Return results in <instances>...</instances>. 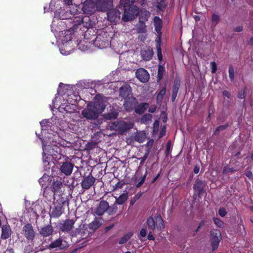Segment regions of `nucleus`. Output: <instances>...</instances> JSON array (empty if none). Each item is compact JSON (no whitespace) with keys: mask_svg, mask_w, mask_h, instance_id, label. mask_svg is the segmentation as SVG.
<instances>
[{"mask_svg":"<svg viewBox=\"0 0 253 253\" xmlns=\"http://www.w3.org/2000/svg\"><path fill=\"white\" fill-rule=\"evenodd\" d=\"M106 98L100 95H96L93 102L87 104L86 108L82 112L84 117L89 120H95L105 109Z\"/></svg>","mask_w":253,"mask_h":253,"instance_id":"nucleus-1","label":"nucleus"},{"mask_svg":"<svg viewBox=\"0 0 253 253\" xmlns=\"http://www.w3.org/2000/svg\"><path fill=\"white\" fill-rule=\"evenodd\" d=\"M112 5V0H87L84 3L83 10L87 13H92L96 10L105 12L109 10Z\"/></svg>","mask_w":253,"mask_h":253,"instance_id":"nucleus-2","label":"nucleus"},{"mask_svg":"<svg viewBox=\"0 0 253 253\" xmlns=\"http://www.w3.org/2000/svg\"><path fill=\"white\" fill-rule=\"evenodd\" d=\"M133 126V124L132 123H126L124 121H117L110 125V129L118 132L119 134H123L132 128Z\"/></svg>","mask_w":253,"mask_h":253,"instance_id":"nucleus-3","label":"nucleus"},{"mask_svg":"<svg viewBox=\"0 0 253 253\" xmlns=\"http://www.w3.org/2000/svg\"><path fill=\"white\" fill-rule=\"evenodd\" d=\"M125 8L124 13L122 18L124 22H127L134 19L139 13L138 8L135 5H131L128 8Z\"/></svg>","mask_w":253,"mask_h":253,"instance_id":"nucleus-4","label":"nucleus"},{"mask_svg":"<svg viewBox=\"0 0 253 253\" xmlns=\"http://www.w3.org/2000/svg\"><path fill=\"white\" fill-rule=\"evenodd\" d=\"M147 225L151 230H154L156 227L160 229L164 227L163 220L160 215L155 216V219L150 217L147 219Z\"/></svg>","mask_w":253,"mask_h":253,"instance_id":"nucleus-5","label":"nucleus"},{"mask_svg":"<svg viewBox=\"0 0 253 253\" xmlns=\"http://www.w3.org/2000/svg\"><path fill=\"white\" fill-rule=\"evenodd\" d=\"M63 198L60 197L56 202H54L55 207L51 213V216L58 217L63 213L62 205L64 204Z\"/></svg>","mask_w":253,"mask_h":253,"instance_id":"nucleus-6","label":"nucleus"},{"mask_svg":"<svg viewBox=\"0 0 253 253\" xmlns=\"http://www.w3.org/2000/svg\"><path fill=\"white\" fill-rule=\"evenodd\" d=\"M221 239V235L219 231L213 230L211 232V240L212 250H215L218 248Z\"/></svg>","mask_w":253,"mask_h":253,"instance_id":"nucleus-7","label":"nucleus"},{"mask_svg":"<svg viewBox=\"0 0 253 253\" xmlns=\"http://www.w3.org/2000/svg\"><path fill=\"white\" fill-rule=\"evenodd\" d=\"M73 33L71 30H66L60 32L59 40L62 42L63 45L66 43H71Z\"/></svg>","mask_w":253,"mask_h":253,"instance_id":"nucleus-8","label":"nucleus"},{"mask_svg":"<svg viewBox=\"0 0 253 253\" xmlns=\"http://www.w3.org/2000/svg\"><path fill=\"white\" fill-rule=\"evenodd\" d=\"M68 247L67 242L62 238H59L55 241L52 242L49 245L48 249H56L59 250H63Z\"/></svg>","mask_w":253,"mask_h":253,"instance_id":"nucleus-9","label":"nucleus"},{"mask_svg":"<svg viewBox=\"0 0 253 253\" xmlns=\"http://www.w3.org/2000/svg\"><path fill=\"white\" fill-rule=\"evenodd\" d=\"M108 20L111 23H116L119 21L121 17V12L116 9H109L107 13Z\"/></svg>","mask_w":253,"mask_h":253,"instance_id":"nucleus-10","label":"nucleus"},{"mask_svg":"<svg viewBox=\"0 0 253 253\" xmlns=\"http://www.w3.org/2000/svg\"><path fill=\"white\" fill-rule=\"evenodd\" d=\"M42 141V150H43V156L42 161L45 165H49L50 157L49 155H52L51 152H49L47 150L49 149V145L47 144V143H45V141L42 140L41 138H40Z\"/></svg>","mask_w":253,"mask_h":253,"instance_id":"nucleus-11","label":"nucleus"},{"mask_svg":"<svg viewBox=\"0 0 253 253\" xmlns=\"http://www.w3.org/2000/svg\"><path fill=\"white\" fill-rule=\"evenodd\" d=\"M136 77L142 83H146L149 79V74L145 69L139 68L135 72Z\"/></svg>","mask_w":253,"mask_h":253,"instance_id":"nucleus-12","label":"nucleus"},{"mask_svg":"<svg viewBox=\"0 0 253 253\" xmlns=\"http://www.w3.org/2000/svg\"><path fill=\"white\" fill-rule=\"evenodd\" d=\"M95 178L89 174L82 180L81 185L84 189H88L94 183Z\"/></svg>","mask_w":253,"mask_h":253,"instance_id":"nucleus-13","label":"nucleus"},{"mask_svg":"<svg viewBox=\"0 0 253 253\" xmlns=\"http://www.w3.org/2000/svg\"><path fill=\"white\" fill-rule=\"evenodd\" d=\"M73 168L74 165L72 163L69 162H65L62 163L60 169L65 175L69 176L72 173Z\"/></svg>","mask_w":253,"mask_h":253,"instance_id":"nucleus-14","label":"nucleus"},{"mask_svg":"<svg viewBox=\"0 0 253 253\" xmlns=\"http://www.w3.org/2000/svg\"><path fill=\"white\" fill-rule=\"evenodd\" d=\"M109 208L108 202L101 201L94 210V213L97 215H102Z\"/></svg>","mask_w":253,"mask_h":253,"instance_id":"nucleus-15","label":"nucleus"},{"mask_svg":"<svg viewBox=\"0 0 253 253\" xmlns=\"http://www.w3.org/2000/svg\"><path fill=\"white\" fill-rule=\"evenodd\" d=\"M23 232L28 240H33L35 237V232L30 224H27L23 227Z\"/></svg>","mask_w":253,"mask_h":253,"instance_id":"nucleus-16","label":"nucleus"},{"mask_svg":"<svg viewBox=\"0 0 253 253\" xmlns=\"http://www.w3.org/2000/svg\"><path fill=\"white\" fill-rule=\"evenodd\" d=\"M136 103V100L134 97H128L125 99L124 106L126 111H130L135 106Z\"/></svg>","mask_w":253,"mask_h":253,"instance_id":"nucleus-17","label":"nucleus"},{"mask_svg":"<svg viewBox=\"0 0 253 253\" xmlns=\"http://www.w3.org/2000/svg\"><path fill=\"white\" fill-rule=\"evenodd\" d=\"M12 234L11 228L8 225H3L1 227V238L6 240L10 237Z\"/></svg>","mask_w":253,"mask_h":253,"instance_id":"nucleus-18","label":"nucleus"},{"mask_svg":"<svg viewBox=\"0 0 253 253\" xmlns=\"http://www.w3.org/2000/svg\"><path fill=\"white\" fill-rule=\"evenodd\" d=\"M63 186L61 181L58 178L54 179L51 184L52 191L54 193L59 192Z\"/></svg>","mask_w":253,"mask_h":253,"instance_id":"nucleus-19","label":"nucleus"},{"mask_svg":"<svg viewBox=\"0 0 253 253\" xmlns=\"http://www.w3.org/2000/svg\"><path fill=\"white\" fill-rule=\"evenodd\" d=\"M75 223V221L73 219H68L64 221L61 227V229L64 232H69L70 231Z\"/></svg>","mask_w":253,"mask_h":253,"instance_id":"nucleus-20","label":"nucleus"},{"mask_svg":"<svg viewBox=\"0 0 253 253\" xmlns=\"http://www.w3.org/2000/svg\"><path fill=\"white\" fill-rule=\"evenodd\" d=\"M131 91L130 86L128 84H125L120 88V95L126 99L129 95Z\"/></svg>","mask_w":253,"mask_h":253,"instance_id":"nucleus-21","label":"nucleus"},{"mask_svg":"<svg viewBox=\"0 0 253 253\" xmlns=\"http://www.w3.org/2000/svg\"><path fill=\"white\" fill-rule=\"evenodd\" d=\"M53 229L52 227L50 225H47L41 228L40 231V234L43 237H47L51 235L53 233Z\"/></svg>","mask_w":253,"mask_h":253,"instance_id":"nucleus-22","label":"nucleus"},{"mask_svg":"<svg viewBox=\"0 0 253 253\" xmlns=\"http://www.w3.org/2000/svg\"><path fill=\"white\" fill-rule=\"evenodd\" d=\"M102 224V218H95L93 221L88 225L89 228L92 230H96Z\"/></svg>","mask_w":253,"mask_h":253,"instance_id":"nucleus-23","label":"nucleus"},{"mask_svg":"<svg viewBox=\"0 0 253 253\" xmlns=\"http://www.w3.org/2000/svg\"><path fill=\"white\" fill-rule=\"evenodd\" d=\"M139 13V21L144 22L148 21L151 15L150 12L145 9L141 10Z\"/></svg>","mask_w":253,"mask_h":253,"instance_id":"nucleus-24","label":"nucleus"},{"mask_svg":"<svg viewBox=\"0 0 253 253\" xmlns=\"http://www.w3.org/2000/svg\"><path fill=\"white\" fill-rule=\"evenodd\" d=\"M94 44L99 48H103L108 46V42L107 41H102L101 36H99L96 38Z\"/></svg>","mask_w":253,"mask_h":253,"instance_id":"nucleus-25","label":"nucleus"},{"mask_svg":"<svg viewBox=\"0 0 253 253\" xmlns=\"http://www.w3.org/2000/svg\"><path fill=\"white\" fill-rule=\"evenodd\" d=\"M136 31L138 33H144L146 31V26L144 21L139 20L138 23L136 25Z\"/></svg>","mask_w":253,"mask_h":253,"instance_id":"nucleus-26","label":"nucleus"},{"mask_svg":"<svg viewBox=\"0 0 253 253\" xmlns=\"http://www.w3.org/2000/svg\"><path fill=\"white\" fill-rule=\"evenodd\" d=\"M154 24L155 28V30L158 33L161 32L162 28V20L158 16H155L154 18Z\"/></svg>","mask_w":253,"mask_h":253,"instance_id":"nucleus-27","label":"nucleus"},{"mask_svg":"<svg viewBox=\"0 0 253 253\" xmlns=\"http://www.w3.org/2000/svg\"><path fill=\"white\" fill-rule=\"evenodd\" d=\"M148 104L146 103H142L139 105L135 109V112L138 114H141L143 113L146 110Z\"/></svg>","mask_w":253,"mask_h":253,"instance_id":"nucleus-28","label":"nucleus"},{"mask_svg":"<svg viewBox=\"0 0 253 253\" xmlns=\"http://www.w3.org/2000/svg\"><path fill=\"white\" fill-rule=\"evenodd\" d=\"M141 55L143 59L144 60L148 61L150 60L153 55V52L152 50H147L142 52Z\"/></svg>","mask_w":253,"mask_h":253,"instance_id":"nucleus-29","label":"nucleus"},{"mask_svg":"<svg viewBox=\"0 0 253 253\" xmlns=\"http://www.w3.org/2000/svg\"><path fill=\"white\" fill-rule=\"evenodd\" d=\"M50 179V177L47 174H43V175L40 178L39 182L41 185L42 187H45L44 189L45 190L47 188L46 183H47Z\"/></svg>","mask_w":253,"mask_h":253,"instance_id":"nucleus-30","label":"nucleus"},{"mask_svg":"<svg viewBox=\"0 0 253 253\" xmlns=\"http://www.w3.org/2000/svg\"><path fill=\"white\" fill-rule=\"evenodd\" d=\"M193 189L195 191L201 192L203 189V182L202 180H197L193 185Z\"/></svg>","mask_w":253,"mask_h":253,"instance_id":"nucleus-31","label":"nucleus"},{"mask_svg":"<svg viewBox=\"0 0 253 253\" xmlns=\"http://www.w3.org/2000/svg\"><path fill=\"white\" fill-rule=\"evenodd\" d=\"M127 198L128 193H123L116 199V203L118 205H122L127 199Z\"/></svg>","mask_w":253,"mask_h":253,"instance_id":"nucleus-32","label":"nucleus"},{"mask_svg":"<svg viewBox=\"0 0 253 253\" xmlns=\"http://www.w3.org/2000/svg\"><path fill=\"white\" fill-rule=\"evenodd\" d=\"M152 115L150 114H145L141 119L140 123L141 124H147L152 121Z\"/></svg>","mask_w":253,"mask_h":253,"instance_id":"nucleus-33","label":"nucleus"},{"mask_svg":"<svg viewBox=\"0 0 253 253\" xmlns=\"http://www.w3.org/2000/svg\"><path fill=\"white\" fill-rule=\"evenodd\" d=\"M80 99V97L73 94L69 96L68 98L67 99V101L69 103L73 105L75 104L77 102L78 100H79Z\"/></svg>","mask_w":253,"mask_h":253,"instance_id":"nucleus-34","label":"nucleus"},{"mask_svg":"<svg viewBox=\"0 0 253 253\" xmlns=\"http://www.w3.org/2000/svg\"><path fill=\"white\" fill-rule=\"evenodd\" d=\"M132 233H128L124 235L123 237L120 239L119 241V244H124L126 243L132 236Z\"/></svg>","mask_w":253,"mask_h":253,"instance_id":"nucleus-35","label":"nucleus"},{"mask_svg":"<svg viewBox=\"0 0 253 253\" xmlns=\"http://www.w3.org/2000/svg\"><path fill=\"white\" fill-rule=\"evenodd\" d=\"M65 11L64 9H61L60 11H56L55 12V17L59 18L60 19H67L66 16L64 15Z\"/></svg>","mask_w":253,"mask_h":253,"instance_id":"nucleus-36","label":"nucleus"},{"mask_svg":"<svg viewBox=\"0 0 253 253\" xmlns=\"http://www.w3.org/2000/svg\"><path fill=\"white\" fill-rule=\"evenodd\" d=\"M219 16L216 14H213L211 16V25L215 27L219 22Z\"/></svg>","mask_w":253,"mask_h":253,"instance_id":"nucleus-37","label":"nucleus"},{"mask_svg":"<svg viewBox=\"0 0 253 253\" xmlns=\"http://www.w3.org/2000/svg\"><path fill=\"white\" fill-rule=\"evenodd\" d=\"M179 89V84H174L173 89H172V100L174 101L177 96V94Z\"/></svg>","mask_w":253,"mask_h":253,"instance_id":"nucleus-38","label":"nucleus"},{"mask_svg":"<svg viewBox=\"0 0 253 253\" xmlns=\"http://www.w3.org/2000/svg\"><path fill=\"white\" fill-rule=\"evenodd\" d=\"M117 116L118 113L115 112H113L107 114H104L103 116L104 118H105L107 120H111L116 118L117 117Z\"/></svg>","mask_w":253,"mask_h":253,"instance_id":"nucleus-39","label":"nucleus"},{"mask_svg":"<svg viewBox=\"0 0 253 253\" xmlns=\"http://www.w3.org/2000/svg\"><path fill=\"white\" fill-rule=\"evenodd\" d=\"M60 53L65 55H69L70 53L71 48L67 49L66 45H63V47H61L60 48Z\"/></svg>","mask_w":253,"mask_h":253,"instance_id":"nucleus-40","label":"nucleus"},{"mask_svg":"<svg viewBox=\"0 0 253 253\" xmlns=\"http://www.w3.org/2000/svg\"><path fill=\"white\" fill-rule=\"evenodd\" d=\"M166 89L165 87L162 88L160 90V91L159 92V93H158V94L157 96V101L161 102L162 100V99H163L164 96L165 95V94L166 93Z\"/></svg>","mask_w":253,"mask_h":253,"instance_id":"nucleus-41","label":"nucleus"},{"mask_svg":"<svg viewBox=\"0 0 253 253\" xmlns=\"http://www.w3.org/2000/svg\"><path fill=\"white\" fill-rule=\"evenodd\" d=\"M40 124L42 127V130L43 131L44 129H46L48 126H49V122L48 120H44L40 122Z\"/></svg>","mask_w":253,"mask_h":253,"instance_id":"nucleus-42","label":"nucleus"},{"mask_svg":"<svg viewBox=\"0 0 253 253\" xmlns=\"http://www.w3.org/2000/svg\"><path fill=\"white\" fill-rule=\"evenodd\" d=\"M228 126L227 125H221L217 127L214 131V134L215 135H218L220 131L225 129Z\"/></svg>","mask_w":253,"mask_h":253,"instance_id":"nucleus-43","label":"nucleus"},{"mask_svg":"<svg viewBox=\"0 0 253 253\" xmlns=\"http://www.w3.org/2000/svg\"><path fill=\"white\" fill-rule=\"evenodd\" d=\"M164 68L162 65H159L158 71V79L160 81L163 76Z\"/></svg>","mask_w":253,"mask_h":253,"instance_id":"nucleus-44","label":"nucleus"},{"mask_svg":"<svg viewBox=\"0 0 253 253\" xmlns=\"http://www.w3.org/2000/svg\"><path fill=\"white\" fill-rule=\"evenodd\" d=\"M234 69L233 67L231 65L229 67V77L231 81H233L234 80Z\"/></svg>","mask_w":253,"mask_h":253,"instance_id":"nucleus-45","label":"nucleus"},{"mask_svg":"<svg viewBox=\"0 0 253 253\" xmlns=\"http://www.w3.org/2000/svg\"><path fill=\"white\" fill-rule=\"evenodd\" d=\"M135 0H120L121 4L124 5V7H126L127 6L132 4L134 3Z\"/></svg>","mask_w":253,"mask_h":253,"instance_id":"nucleus-46","label":"nucleus"},{"mask_svg":"<svg viewBox=\"0 0 253 253\" xmlns=\"http://www.w3.org/2000/svg\"><path fill=\"white\" fill-rule=\"evenodd\" d=\"M213 221L214 223L219 227H221L223 225V222L217 218H214Z\"/></svg>","mask_w":253,"mask_h":253,"instance_id":"nucleus-47","label":"nucleus"},{"mask_svg":"<svg viewBox=\"0 0 253 253\" xmlns=\"http://www.w3.org/2000/svg\"><path fill=\"white\" fill-rule=\"evenodd\" d=\"M211 72L212 73H214L216 72V69H217L216 64L215 63V62H211Z\"/></svg>","mask_w":253,"mask_h":253,"instance_id":"nucleus-48","label":"nucleus"},{"mask_svg":"<svg viewBox=\"0 0 253 253\" xmlns=\"http://www.w3.org/2000/svg\"><path fill=\"white\" fill-rule=\"evenodd\" d=\"M148 154H149V152H147L145 153V154L142 157H141V158H139L138 159L139 160H140V164L141 165H142L144 162V161L146 160V159L148 157Z\"/></svg>","mask_w":253,"mask_h":253,"instance_id":"nucleus-49","label":"nucleus"},{"mask_svg":"<svg viewBox=\"0 0 253 253\" xmlns=\"http://www.w3.org/2000/svg\"><path fill=\"white\" fill-rule=\"evenodd\" d=\"M219 214L221 216H224L226 214V212L223 208H220L218 211Z\"/></svg>","mask_w":253,"mask_h":253,"instance_id":"nucleus-50","label":"nucleus"},{"mask_svg":"<svg viewBox=\"0 0 253 253\" xmlns=\"http://www.w3.org/2000/svg\"><path fill=\"white\" fill-rule=\"evenodd\" d=\"M147 234V230L146 229H142L140 232V235L142 237H145Z\"/></svg>","mask_w":253,"mask_h":253,"instance_id":"nucleus-51","label":"nucleus"},{"mask_svg":"<svg viewBox=\"0 0 253 253\" xmlns=\"http://www.w3.org/2000/svg\"><path fill=\"white\" fill-rule=\"evenodd\" d=\"M145 177H146V176H144L141 179V180H140V181L136 185V187H140L143 184V183L144 182V181L145 180Z\"/></svg>","mask_w":253,"mask_h":253,"instance_id":"nucleus-52","label":"nucleus"},{"mask_svg":"<svg viewBox=\"0 0 253 253\" xmlns=\"http://www.w3.org/2000/svg\"><path fill=\"white\" fill-rule=\"evenodd\" d=\"M135 140L140 143L143 141V139L140 137L139 134H137L135 136Z\"/></svg>","mask_w":253,"mask_h":253,"instance_id":"nucleus-53","label":"nucleus"},{"mask_svg":"<svg viewBox=\"0 0 253 253\" xmlns=\"http://www.w3.org/2000/svg\"><path fill=\"white\" fill-rule=\"evenodd\" d=\"M223 96L227 97L228 98H229L230 97V93L227 90H224L223 91Z\"/></svg>","mask_w":253,"mask_h":253,"instance_id":"nucleus-54","label":"nucleus"},{"mask_svg":"<svg viewBox=\"0 0 253 253\" xmlns=\"http://www.w3.org/2000/svg\"><path fill=\"white\" fill-rule=\"evenodd\" d=\"M170 149H171V145H170V143L169 142L168 143H167V148H166V152H167V154H168L169 153V152L170 151Z\"/></svg>","mask_w":253,"mask_h":253,"instance_id":"nucleus-55","label":"nucleus"},{"mask_svg":"<svg viewBox=\"0 0 253 253\" xmlns=\"http://www.w3.org/2000/svg\"><path fill=\"white\" fill-rule=\"evenodd\" d=\"M79 48L81 50H84V51H85L86 49H87V46H83V44L81 43L79 44Z\"/></svg>","mask_w":253,"mask_h":253,"instance_id":"nucleus-56","label":"nucleus"},{"mask_svg":"<svg viewBox=\"0 0 253 253\" xmlns=\"http://www.w3.org/2000/svg\"><path fill=\"white\" fill-rule=\"evenodd\" d=\"M5 253H14V251L12 248L8 247Z\"/></svg>","mask_w":253,"mask_h":253,"instance_id":"nucleus-57","label":"nucleus"},{"mask_svg":"<svg viewBox=\"0 0 253 253\" xmlns=\"http://www.w3.org/2000/svg\"><path fill=\"white\" fill-rule=\"evenodd\" d=\"M156 110V107L155 106H152L149 109L148 111L150 113H154Z\"/></svg>","mask_w":253,"mask_h":253,"instance_id":"nucleus-58","label":"nucleus"},{"mask_svg":"<svg viewBox=\"0 0 253 253\" xmlns=\"http://www.w3.org/2000/svg\"><path fill=\"white\" fill-rule=\"evenodd\" d=\"M148 239L149 240H154V237L153 236L152 233L151 232H149L148 235Z\"/></svg>","mask_w":253,"mask_h":253,"instance_id":"nucleus-59","label":"nucleus"},{"mask_svg":"<svg viewBox=\"0 0 253 253\" xmlns=\"http://www.w3.org/2000/svg\"><path fill=\"white\" fill-rule=\"evenodd\" d=\"M235 32H240L242 31L243 30V27L242 26H238L235 28L234 29Z\"/></svg>","mask_w":253,"mask_h":253,"instance_id":"nucleus-60","label":"nucleus"},{"mask_svg":"<svg viewBox=\"0 0 253 253\" xmlns=\"http://www.w3.org/2000/svg\"><path fill=\"white\" fill-rule=\"evenodd\" d=\"M114 227V224L110 225L109 226H106L105 228V232H107L110 229H111Z\"/></svg>","mask_w":253,"mask_h":253,"instance_id":"nucleus-61","label":"nucleus"},{"mask_svg":"<svg viewBox=\"0 0 253 253\" xmlns=\"http://www.w3.org/2000/svg\"><path fill=\"white\" fill-rule=\"evenodd\" d=\"M246 175L249 177V178H252V176H253V174H252V172L250 171H247L246 173Z\"/></svg>","mask_w":253,"mask_h":253,"instance_id":"nucleus-62","label":"nucleus"},{"mask_svg":"<svg viewBox=\"0 0 253 253\" xmlns=\"http://www.w3.org/2000/svg\"><path fill=\"white\" fill-rule=\"evenodd\" d=\"M157 55H158V59L160 61H162V58H163V56H162V52H159V53H157Z\"/></svg>","mask_w":253,"mask_h":253,"instance_id":"nucleus-63","label":"nucleus"},{"mask_svg":"<svg viewBox=\"0 0 253 253\" xmlns=\"http://www.w3.org/2000/svg\"><path fill=\"white\" fill-rule=\"evenodd\" d=\"M62 86H64V87H65V85H64V84H63L62 83H60L59 84V88L57 90V92L58 93H60V89L62 88Z\"/></svg>","mask_w":253,"mask_h":253,"instance_id":"nucleus-64","label":"nucleus"}]
</instances>
